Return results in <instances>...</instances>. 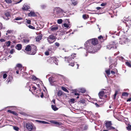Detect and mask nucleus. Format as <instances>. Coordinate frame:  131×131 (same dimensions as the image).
Returning a JSON list of instances; mask_svg holds the SVG:
<instances>
[{
  "label": "nucleus",
  "mask_w": 131,
  "mask_h": 131,
  "mask_svg": "<svg viewBox=\"0 0 131 131\" xmlns=\"http://www.w3.org/2000/svg\"><path fill=\"white\" fill-rule=\"evenodd\" d=\"M89 41H91V40H89L86 42L85 43L86 49L89 53H95L96 52L97 50H99L101 48V46L100 45L96 46L97 47L96 48L95 47L94 48L93 47V45H91Z\"/></svg>",
  "instance_id": "1"
},
{
  "label": "nucleus",
  "mask_w": 131,
  "mask_h": 131,
  "mask_svg": "<svg viewBox=\"0 0 131 131\" xmlns=\"http://www.w3.org/2000/svg\"><path fill=\"white\" fill-rule=\"evenodd\" d=\"M53 12L56 16L60 17L63 15V14L65 13L62 9L59 7L54 8L53 9Z\"/></svg>",
  "instance_id": "2"
},
{
  "label": "nucleus",
  "mask_w": 131,
  "mask_h": 131,
  "mask_svg": "<svg viewBox=\"0 0 131 131\" xmlns=\"http://www.w3.org/2000/svg\"><path fill=\"white\" fill-rule=\"evenodd\" d=\"M64 58L65 59V61H67L69 63V66H70L72 67L74 66V61H72V59H71V57H65Z\"/></svg>",
  "instance_id": "3"
},
{
  "label": "nucleus",
  "mask_w": 131,
  "mask_h": 131,
  "mask_svg": "<svg viewBox=\"0 0 131 131\" xmlns=\"http://www.w3.org/2000/svg\"><path fill=\"white\" fill-rule=\"evenodd\" d=\"M57 61V59L54 57H50L47 60L48 62L49 63H52L54 62L57 65L58 64Z\"/></svg>",
  "instance_id": "4"
},
{
  "label": "nucleus",
  "mask_w": 131,
  "mask_h": 131,
  "mask_svg": "<svg viewBox=\"0 0 131 131\" xmlns=\"http://www.w3.org/2000/svg\"><path fill=\"white\" fill-rule=\"evenodd\" d=\"M117 43H116L114 42H113L111 43L110 45L107 46V48L108 49H116V45H117Z\"/></svg>",
  "instance_id": "5"
},
{
  "label": "nucleus",
  "mask_w": 131,
  "mask_h": 131,
  "mask_svg": "<svg viewBox=\"0 0 131 131\" xmlns=\"http://www.w3.org/2000/svg\"><path fill=\"white\" fill-rule=\"evenodd\" d=\"M33 124L32 123H27L26 124L25 126L29 131H31L33 129Z\"/></svg>",
  "instance_id": "6"
},
{
  "label": "nucleus",
  "mask_w": 131,
  "mask_h": 131,
  "mask_svg": "<svg viewBox=\"0 0 131 131\" xmlns=\"http://www.w3.org/2000/svg\"><path fill=\"white\" fill-rule=\"evenodd\" d=\"M120 43L123 44L128 41V38L126 36H123L120 38Z\"/></svg>",
  "instance_id": "7"
},
{
  "label": "nucleus",
  "mask_w": 131,
  "mask_h": 131,
  "mask_svg": "<svg viewBox=\"0 0 131 131\" xmlns=\"http://www.w3.org/2000/svg\"><path fill=\"white\" fill-rule=\"evenodd\" d=\"M112 124L111 121H107L105 123L106 127L108 129H114L115 128L111 126Z\"/></svg>",
  "instance_id": "8"
},
{
  "label": "nucleus",
  "mask_w": 131,
  "mask_h": 131,
  "mask_svg": "<svg viewBox=\"0 0 131 131\" xmlns=\"http://www.w3.org/2000/svg\"><path fill=\"white\" fill-rule=\"evenodd\" d=\"M47 40L49 43H52L55 40V37L53 35H50L48 37Z\"/></svg>",
  "instance_id": "9"
},
{
  "label": "nucleus",
  "mask_w": 131,
  "mask_h": 131,
  "mask_svg": "<svg viewBox=\"0 0 131 131\" xmlns=\"http://www.w3.org/2000/svg\"><path fill=\"white\" fill-rule=\"evenodd\" d=\"M33 48H32V50L29 53H27L29 54L34 55L36 52V46H33Z\"/></svg>",
  "instance_id": "10"
},
{
  "label": "nucleus",
  "mask_w": 131,
  "mask_h": 131,
  "mask_svg": "<svg viewBox=\"0 0 131 131\" xmlns=\"http://www.w3.org/2000/svg\"><path fill=\"white\" fill-rule=\"evenodd\" d=\"M90 40H91V41H89V42L91 45H93V46H94L98 43L97 41V39H93Z\"/></svg>",
  "instance_id": "11"
},
{
  "label": "nucleus",
  "mask_w": 131,
  "mask_h": 131,
  "mask_svg": "<svg viewBox=\"0 0 131 131\" xmlns=\"http://www.w3.org/2000/svg\"><path fill=\"white\" fill-rule=\"evenodd\" d=\"M103 90H105L104 89H103L102 91L100 92L99 94V98L101 99H102L103 97L104 96V95L105 93L106 92H105L104 91H103Z\"/></svg>",
  "instance_id": "12"
},
{
  "label": "nucleus",
  "mask_w": 131,
  "mask_h": 131,
  "mask_svg": "<svg viewBox=\"0 0 131 131\" xmlns=\"http://www.w3.org/2000/svg\"><path fill=\"white\" fill-rule=\"evenodd\" d=\"M22 65L20 64H17L16 65V67H15V69L16 70L18 69L20 70H22Z\"/></svg>",
  "instance_id": "13"
},
{
  "label": "nucleus",
  "mask_w": 131,
  "mask_h": 131,
  "mask_svg": "<svg viewBox=\"0 0 131 131\" xmlns=\"http://www.w3.org/2000/svg\"><path fill=\"white\" fill-rule=\"evenodd\" d=\"M31 49V47L29 45H28L26 48L25 50L26 51V52L29 53Z\"/></svg>",
  "instance_id": "14"
},
{
  "label": "nucleus",
  "mask_w": 131,
  "mask_h": 131,
  "mask_svg": "<svg viewBox=\"0 0 131 131\" xmlns=\"http://www.w3.org/2000/svg\"><path fill=\"white\" fill-rule=\"evenodd\" d=\"M42 37V35L41 34H39L38 35L36 38L37 41H38L41 39Z\"/></svg>",
  "instance_id": "15"
},
{
  "label": "nucleus",
  "mask_w": 131,
  "mask_h": 131,
  "mask_svg": "<svg viewBox=\"0 0 131 131\" xmlns=\"http://www.w3.org/2000/svg\"><path fill=\"white\" fill-rule=\"evenodd\" d=\"M29 16H36L35 13L33 12H31L28 14Z\"/></svg>",
  "instance_id": "16"
},
{
  "label": "nucleus",
  "mask_w": 131,
  "mask_h": 131,
  "mask_svg": "<svg viewBox=\"0 0 131 131\" xmlns=\"http://www.w3.org/2000/svg\"><path fill=\"white\" fill-rule=\"evenodd\" d=\"M21 47L22 46L21 44H18L16 46V48L17 50H20L21 49Z\"/></svg>",
  "instance_id": "17"
},
{
  "label": "nucleus",
  "mask_w": 131,
  "mask_h": 131,
  "mask_svg": "<svg viewBox=\"0 0 131 131\" xmlns=\"http://www.w3.org/2000/svg\"><path fill=\"white\" fill-rule=\"evenodd\" d=\"M5 16L6 17V18H4V19L5 20H7L9 19L8 17L10 16V14L9 13H6L5 14Z\"/></svg>",
  "instance_id": "18"
},
{
  "label": "nucleus",
  "mask_w": 131,
  "mask_h": 131,
  "mask_svg": "<svg viewBox=\"0 0 131 131\" xmlns=\"http://www.w3.org/2000/svg\"><path fill=\"white\" fill-rule=\"evenodd\" d=\"M71 1L72 4L74 5H76L78 3L77 1L75 0H71Z\"/></svg>",
  "instance_id": "19"
},
{
  "label": "nucleus",
  "mask_w": 131,
  "mask_h": 131,
  "mask_svg": "<svg viewBox=\"0 0 131 131\" xmlns=\"http://www.w3.org/2000/svg\"><path fill=\"white\" fill-rule=\"evenodd\" d=\"M58 29V27L57 26H52L51 28V30L52 31L56 30Z\"/></svg>",
  "instance_id": "20"
},
{
  "label": "nucleus",
  "mask_w": 131,
  "mask_h": 131,
  "mask_svg": "<svg viewBox=\"0 0 131 131\" xmlns=\"http://www.w3.org/2000/svg\"><path fill=\"white\" fill-rule=\"evenodd\" d=\"M8 112L10 113H12L13 114L15 115H17V113H16L15 112L11 111L10 110H8L7 111Z\"/></svg>",
  "instance_id": "21"
},
{
  "label": "nucleus",
  "mask_w": 131,
  "mask_h": 131,
  "mask_svg": "<svg viewBox=\"0 0 131 131\" xmlns=\"http://www.w3.org/2000/svg\"><path fill=\"white\" fill-rule=\"evenodd\" d=\"M51 107L52 109L54 111H56L58 110V108L55 105H52Z\"/></svg>",
  "instance_id": "22"
},
{
  "label": "nucleus",
  "mask_w": 131,
  "mask_h": 131,
  "mask_svg": "<svg viewBox=\"0 0 131 131\" xmlns=\"http://www.w3.org/2000/svg\"><path fill=\"white\" fill-rule=\"evenodd\" d=\"M126 24L127 26H128L131 25V21L129 20L127 21L126 22Z\"/></svg>",
  "instance_id": "23"
},
{
  "label": "nucleus",
  "mask_w": 131,
  "mask_h": 131,
  "mask_svg": "<svg viewBox=\"0 0 131 131\" xmlns=\"http://www.w3.org/2000/svg\"><path fill=\"white\" fill-rule=\"evenodd\" d=\"M11 42L9 41H8L5 42L6 45L7 47H9L10 46Z\"/></svg>",
  "instance_id": "24"
},
{
  "label": "nucleus",
  "mask_w": 131,
  "mask_h": 131,
  "mask_svg": "<svg viewBox=\"0 0 131 131\" xmlns=\"http://www.w3.org/2000/svg\"><path fill=\"white\" fill-rule=\"evenodd\" d=\"M62 94V92L61 91H59L57 95L58 96H60Z\"/></svg>",
  "instance_id": "25"
},
{
  "label": "nucleus",
  "mask_w": 131,
  "mask_h": 131,
  "mask_svg": "<svg viewBox=\"0 0 131 131\" xmlns=\"http://www.w3.org/2000/svg\"><path fill=\"white\" fill-rule=\"evenodd\" d=\"M63 25L64 27L66 28H70L69 27L70 25L69 24H67L66 23H64L63 24Z\"/></svg>",
  "instance_id": "26"
},
{
  "label": "nucleus",
  "mask_w": 131,
  "mask_h": 131,
  "mask_svg": "<svg viewBox=\"0 0 131 131\" xmlns=\"http://www.w3.org/2000/svg\"><path fill=\"white\" fill-rule=\"evenodd\" d=\"M64 91L67 92L68 93H69V92L68 91V90L67 89L64 87H62L61 88Z\"/></svg>",
  "instance_id": "27"
},
{
  "label": "nucleus",
  "mask_w": 131,
  "mask_h": 131,
  "mask_svg": "<svg viewBox=\"0 0 131 131\" xmlns=\"http://www.w3.org/2000/svg\"><path fill=\"white\" fill-rule=\"evenodd\" d=\"M30 78L32 80H35L37 79H38V78H37L34 75H32L30 77Z\"/></svg>",
  "instance_id": "28"
},
{
  "label": "nucleus",
  "mask_w": 131,
  "mask_h": 131,
  "mask_svg": "<svg viewBox=\"0 0 131 131\" xmlns=\"http://www.w3.org/2000/svg\"><path fill=\"white\" fill-rule=\"evenodd\" d=\"M76 55V54L75 53L72 54L71 55V56H69V57H71V59H72V58L73 59H74L75 57V56Z\"/></svg>",
  "instance_id": "29"
},
{
  "label": "nucleus",
  "mask_w": 131,
  "mask_h": 131,
  "mask_svg": "<svg viewBox=\"0 0 131 131\" xmlns=\"http://www.w3.org/2000/svg\"><path fill=\"white\" fill-rule=\"evenodd\" d=\"M128 94L127 92H124L122 93V96L125 97H126L128 96Z\"/></svg>",
  "instance_id": "30"
},
{
  "label": "nucleus",
  "mask_w": 131,
  "mask_h": 131,
  "mask_svg": "<svg viewBox=\"0 0 131 131\" xmlns=\"http://www.w3.org/2000/svg\"><path fill=\"white\" fill-rule=\"evenodd\" d=\"M126 64L129 67H131V63L129 62H126Z\"/></svg>",
  "instance_id": "31"
},
{
  "label": "nucleus",
  "mask_w": 131,
  "mask_h": 131,
  "mask_svg": "<svg viewBox=\"0 0 131 131\" xmlns=\"http://www.w3.org/2000/svg\"><path fill=\"white\" fill-rule=\"evenodd\" d=\"M62 22V20L61 19H59L57 20V22L58 24H61Z\"/></svg>",
  "instance_id": "32"
},
{
  "label": "nucleus",
  "mask_w": 131,
  "mask_h": 131,
  "mask_svg": "<svg viewBox=\"0 0 131 131\" xmlns=\"http://www.w3.org/2000/svg\"><path fill=\"white\" fill-rule=\"evenodd\" d=\"M22 9H24L25 10H27L28 9V8L27 7L26 5H24L23 6Z\"/></svg>",
  "instance_id": "33"
},
{
  "label": "nucleus",
  "mask_w": 131,
  "mask_h": 131,
  "mask_svg": "<svg viewBox=\"0 0 131 131\" xmlns=\"http://www.w3.org/2000/svg\"><path fill=\"white\" fill-rule=\"evenodd\" d=\"M13 128L14 129L17 131H18L19 129V128L17 126H14Z\"/></svg>",
  "instance_id": "34"
},
{
  "label": "nucleus",
  "mask_w": 131,
  "mask_h": 131,
  "mask_svg": "<svg viewBox=\"0 0 131 131\" xmlns=\"http://www.w3.org/2000/svg\"><path fill=\"white\" fill-rule=\"evenodd\" d=\"M80 91L82 93H84L86 92V90L84 89H81L80 90Z\"/></svg>",
  "instance_id": "35"
},
{
  "label": "nucleus",
  "mask_w": 131,
  "mask_h": 131,
  "mask_svg": "<svg viewBox=\"0 0 131 131\" xmlns=\"http://www.w3.org/2000/svg\"><path fill=\"white\" fill-rule=\"evenodd\" d=\"M54 124L56 125H57L58 126H59L61 125V124L60 123L56 122V121H55Z\"/></svg>",
  "instance_id": "36"
},
{
  "label": "nucleus",
  "mask_w": 131,
  "mask_h": 131,
  "mask_svg": "<svg viewBox=\"0 0 131 131\" xmlns=\"http://www.w3.org/2000/svg\"><path fill=\"white\" fill-rule=\"evenodd\" d=\"M29 28L30 29H35V27L31 25H29L28 26Z\"/></svg>",
  "instance_id": "37"
},
{
  "label": "nucleus",
  "mask_w": 131,
  "mask_h": 131,
  "mask_svg": "<svg viewBox=\"0 0 131 131\" xmlns=\"http://www.w3.org/2000/svg\"><path fill=\"white\" fill-rule=\"evenodd\" d=\"M6 2L8 4L10 3H12L11 0H5Z\"/></svg>",
  "instance_id": "38"
},
{
  "label": "nucleus",
  "mask_w": 131,
  "mask_h": 131,
  "mask_svg": "<svg viewBox=\"0 0 131 131\" xmlns=\"http://www.w3.org/2000/svg\"><path fill=\"white\" fill-rule=\"evenodd\" d=\"M127 129L128 130H131V126L130 124H128V126L127 127Z\"/></svg>",
  "instance_id": "39"
},
{
  "label": "nucleus",
  "mask_w": 131,
  "mask_h": 131,
  "mask_svg": "<svg viewBox=\"0 0 131 131\" xmlns=\"http://www.w3.org/2000/svg\"><path fill=\"white\" fill-rule=\"evenodd\" d=\"M41 9H44L46 8V6L45 5H41Z\"/></svg>",
  "instance_id": "40"
},
{
  "label": "nucleus",
  "mask_w": 131,
  "mask_h": 131,
  "mask_svg": "<svg viewBox=\"0 0 131 131\" xmlns=\"http://www.w3.org/2000/svg\"><path fill=\"white\" fill-rule=\"evenodd\" d=\"M105 72L107 75H109L110 74V71L109 70H106Z\"/></svg>",
  "instance_id": "41"
},
{
  "label": "nucleus",
  "mask_w": 131,
  "mask_h": 131,
  "mask_svg": "<svg viewBox=\"0 0 131 131\" xmlns=\"http://www.w3.org/2000/svg\"><path fill=\"white\" fill-rule=\"evenodd\" d=\"M23 18L22 17H19L16 18L15 20H20L22 19Z\"/></svg>",
  "instance_id": "42"
},
{
  "label": "nucleus",
  "mask_w": 131,
  "mask_h": 131,
  "mask_svg": "<svg viewBox=\"0 0 131 131\" xmlns=\"http://www.w3.org/2000/svg\"><path fill=\"white\" fill-rule=\"evenodd\" d=\"M12 31L11 30H8L6 32L7 33L6 34V35H7L8 33V34L10 33H11L12 32Z\"/></svg>",
  "instance_id": "43"
},
{
  "label": "nucleus",
  "mask_w": 131,
  "mask_h": 131,
  "mask_svg": "<svg viewBox=\"0 0 131 131\" xmlns=\"http://www.w3.org/2000/svg\"><path fill=\"white\" fill-rule=\"evenodd\" d=\"M75 101V100L74 99H70V102L72 103H74Z\"/></svg>",
  "instance_id": "44"
},
{
  "label": "nucleus",
  "mask_w": 131,
  "mask_h": 131,
  "mask_svg": "<svg viewBox=\"0 0 131 131\" xmlns=\"http://www.w3.org/2000/svg\"><path fill=\"white\" fill-rule=\"evenodd\" d=\"M27 20L26 21V23L27 24H31V21L30 20H27V19H26Z\"/></svg>",
  "instance_id": "45"
},
{
  "label": "nucleus",
  "mask_w": 131,
  "mask_h": 131,
  "mask_svg": "<svg viewBox=\"0 0 131 131\" xmlns=\"http://www.w3.org/2000/svg\"><path fill=\"white\" fill-rule=\"evenodd\" d=\"M53 79V78L50 77L49 79V81H51V82H53V81H52Z\"/></svg>",
  "instance_id": "46"
},
{
  "label": "nucleus",
  "mask_w": 131,
  "mask_h": 131,
  "mask_svg": "<svg viewBox=\"0 0 131 131\" xmlns=\"http://www.w3.org/2000/svg\"><path fill=\"white\" fill-rule=\"evenodd\" d=\"M7 75L6 74H4L3 75V78L4 79H5L6 78Z\"/></svg>",
  "instance_id": "47"
},
{
  "label": "nucleus",
  "mask_w": 131,
  "mask_h": 131,
  "mask_svg": "<svg viewBox=\"0 0 131 131\" xmlns=\"http://www.w3.org/2000/svg\"><path fill=\"white\" fill-rule=\"evenodd\" d=\"M88 128V127L87 125H85L84 128L83 129L84 130H86Z\"/></svg>",
  "instance_id": "48"
},
{
  "label": "nucleus",
  "mask_w": 131,
  "mask_h": 131,
  "mask_svg": "<svg viewBox=\"0 0 131 131\" xmlns=\"http://www.w3.org/2000/svg\"><path fill=\"white\" fill-rule=\"evenodd\" d=\"M45 54L46 55L48 56L49 54V53L48 51H46L45 52Z\"/></svg>",
  "instance_id": "49"
},
{
  "label": "nucleus",
  "mask_w": 131,
  "mask_h": 131,
  "mask_svg": "<svg viewBox=\"0 0 131 131\" xmlns=\"http://www.w3.org/2000/svg\"><path fill=\"white\" fill-rule=\"evenodd\" d=\"M117 92H116L115 94L114 95L113 98L114 99H115L116 98V95H117Z\"/></svg>",
  "instance_id": "50"
},
{
  "label": "nucleus",
  "mask_w": 131,
  "mask_h": 131,
  "mask_svg": "<svg viewBox=\"0 0 131 131\" xmlns=\"http://www.w3.org/2000/svg\"><path fill=\"white\" fill-rule=\"evenodd\" d=\"M36 121L37 122L39 123H42L43 121L38 120H36Z\"/></svg>",
  "instance_id": "51"
},
{
  "label": "nucleus",
  "mask_w": 131,
  "mask_h": 131,
  "mask_svg": "<svg viewBox=\"0 0 131 131\" xmlns=\"http://www.w3.org/2000/svg\"><path fill=\"white\" fill-rule=\"evenodd\" d=\"M55 44L56 46H57L58 47H59V45H60L59 43L58 42H56L55 43Z\"/></svg>",
  "instance_id": "52"
},
{
  "label": "nucleus",
  "mask_w": 131,
  "mask_h": 131,
  "mask_svg": "<svg viewBox=\"0 0 131 131\" xmlns=\"http://www.w3.org/2000/svg\"><path fill=\"white\" fill-rule=\"evenodd\" d=\"M14 49H12L11 50H10V53H11V54H13L14 52Z\"/></svg>",
  "instance_id": "53"
},
{
  "label": "nucleus",
  "mask_w": 131,
  "mask_h": 131,
  "mask_svg": "<svg viewBox=\"0 0 131 131\" xmlns=\"http://www.w3.org/2000/svg\"><path fill=\"white\" fill-rule=\"evenodd\" d=\"M42 123L44 124H48L49 123L43 121Z\"/></svg>",
  "instance_id": "54"
},
{
  "label": "nucleus",
  "mask_w": 131,
  "mask_h": 131,
  "mask_svg": "<svg viewBox=\"0 0 131 131\" xmlns=\"http://www.w3.org/2000/svg\"><path fill=\"white\" fill-rule=\"evenodd\" d=\"M32 89L34 90H35L36 89V88L34 86H32Z\"/></svg>",
  "instance_id": "55"
},
{
  "label": "nucleus",
  "mask_w": 131,
  "mask_h": 131,
  "mask_svg": "<svg viewBox=\"0 0 131 131\" xmlns=\"http://www.w3.org/2000/svg\"><path fill=\"white\" fill-rule=\"evenodd\" d=\"M0 41L1 42H3L5 41V40L4 39H1L0 40Z\"/></svg>",
  "instance_id": "56"
},
{
  "label": "nucleus",
  "mask_w": 131,
  "mask_h": 131,
  "mask_svg": "<svg viewBox=\"0 0 131 131\" xmlns=\"http://www.w3.org/2000/svg\"><path fill=\"white\" fill-rule=\"evenodd\" d=\"M83 18L84 19H86V16L85 15H83Z\"/></svg>",
  "instance_id": "57"
},
{
  "label": "nucleus",
  "mask_w": 131,
  "mask_h": 131,
  "mask_svg": "<svg viewBox=\"0 0 131 131\" xmlns=\"http://www.w3.org/2000/svg\"><path fill=\"white\" fill-rule=\"evenodd\" d=\"M105 3H103L101 4V6H104L105 5Z\"/></svg>",
  "instance_id": "58"
},
{
  "label": "nucleus",
  "mask_w": 131,
  "mask_h": 131,
  "mask_svg": "<svg viewBox=\"0 0 131 131\" xmlns=\"http://www.w3.org/2000/svg\"><path fill=\"white\" fill-rule=\"evenodd\" d=\"M103 37L101 36L98 37V38L99 39H101V38L103 39Z\"/></svg>",
  "instance_id": "59"
},
{
  "label": "nucleus",
  "mask_w": 131,
  "mask_h": 131,
  "mask_svg": "<svg viewBox=\"0 0 131 131\" xmlns=\"http://www.w3.org/2000/svg\"><path fill=\"white\" fill-rule=\"evenodd\" d=\"M7 81L8 82V83L10 81V78L8 79H7Z\"/></svg>",
  "instance_id": "60"
},
{
  "label": "nucleus",
  "mask_w": 131,
  "mask_h": 131,
  "mask_svg": "<svg viewBox=\"0 0 131 131\" xmlns=\"http://www.w3.org/2000/svg\"><path fill=\"white\" fill-rule=\"evenodd\" d=\"M111 73L112 74H114L115 73V72L113 71H111Z\"/></svg>",
  "instance_id": "61"
},
{
  "label": "nucleus",
  "mask_w": 131,
  "mask_h": 131,
  "mask_svg": "<svg viewBox=\"0 0 131 131\" xmlns=\"http://www.w3.org/2000/svg\"><path fill=\"white\" fill-rule=\"evenodd\" d=\"M2 24L1 23H0V29H2Z\"/></svg>",
  "instance_id": "62"
},
{
  "label": "nucleus",
  "mask_w": 131,
  "mask_h": 131,
  "mask_svg": "<svg viewBox=\"0 0 131 131\" xmlns=\"http://www.w3.org/2000/svg\"><path fill=\"white\" fill-rule=\"evenodd\" d=\"M55 121H50V122L51 123H53L54 124V122H55Z\"/></svg>",
  "instance_id": "63"
},
{
  "label": "nucleus",
  "mask_w": 131,
  "mask_h": 131,
  "mask_svg": "<svg viewBox=\"0 0 131 131\" xmlns=\"http://www.w3.org/2000/svg\"><path fill=\"white\" fill-rule=\"evenodd\" d=\"M101 8L100 7H97L96 8V9H97V10H99Z\"/></svg>",
  "instance_id": "64"
}]
</instances>
